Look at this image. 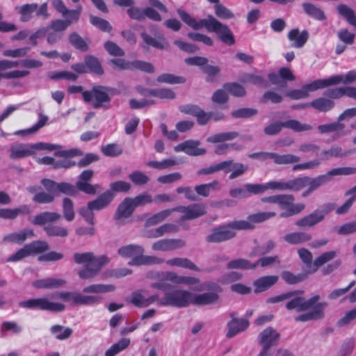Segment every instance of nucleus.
Returning a JSON list of instances; mask_svg holds the SVG:
<instances>
[{
  "mask_svg": "<svg viewBox=\"0 0 356 356\" xmlns=\"http://www.w3.org/2000/svg\"><path fill=\"white\" fill-rule=\"evenodd\" d=\"M319 299L318 295L314 296L308 300H305L302 297H296L286 303V308L288 310L295 309L297 312L312 309L309 312L295 317L296 321L306 322L319 320L324 317V309L327 306V303L325 302L317 303Z\"/></svg>",
  "mask_w": 356,
  "mask_h": 356,
  "instance_id": "f257e3e1",
  "label": "nucleus"
},
{
  "mask_svg": "<svg viewBox=\"0 0 356 356\" xmlns=\"http://www.w3.org/2000/svg\"><path fill=\"white\" fill-rule=\"evenodd\" d=\"M76 264H85V268L77 273L83 280H91L98 275L102 268L108 264L110 258L105 255L95 256L92 252H75L73 255Z\"/></svg>",
  "mask_w": 356,
  "mask_h": 356,
  "instance_id": "f03ea898",
  "label": "nucleus"
},
{
  "mask_svg": "<svg viewBox=\"0 0 356 356\" xmlns=\"http://www.w3.org/2000/svg\"><path fill=\"white\" fill-rule=\"evenodd\" d=\"M147 277L156 280L150 284V287L161 291H166L171 288L168 282L177 285L184 284L187 286L194 285L200 282L198 278L179 275L172 271H150L147 273Z\"/></svg>",
  "mask_w": 356,
  "mask_h": 356,
  "instance_id": "7ed1b4c3",
  "label": "nucleus"
},
{
  "mask_svg": "<svg viewBox=\"0 0 356 356\" xmlns=\"http://www.w3.org/2000/svg\"><path fill=\"white\" fill-rule=\"evenodd\" d=\"M254 225L245 220H238L230 222L211 229V233L206 237L208 243H221L230 240L235 237V230L252 229Z\"/></svg>",
  "mask_w": 356,
  "mask_h": 356,
  "instance_id": "20e7f679",
  "label": "nucleus"
},
{
  "mask_svg": "<svg viewBox=\"0 0 356 356\" xmlns=\"http://www.w3.org/2000/svg\"><path fill=\"white\" fill-rule=\"evenodd\" d=\"M261 202L276 204L279 208L282 210L280 213V217L286 218L296 216L301 213L305 208L302 203L295 204V197L292 194H277L261 199Z\"/></svg>",
  "mask_w": 356,
  "mask_h": 356,
  "instance_id": "39448f33",
  "label": "nucleus"
},
{
  "mask_svg": "<svg viewBox=\"0 0 356 356\" xmlns=\"http://www.w3.org/2000/svg\"><path fill=\"white\" fill-rule=\"evenodd\" d=\"M114 90L103 86H95L90 90L83 92V99L91 103L94 108H108L111 98L110 95Z\"/></svg>",
  "mask_w": 356,
  "mask_h": 356,
  "instance_id": "423d86ee",
  "label": "nucleus"
},
{
  "mask_svg": "<svg viewBox=\"0 0 356 356\" xmlns=\"http://www.w3.org/2000/svg\"><path fill=\"white\" fill-rule=\"evenodd\" d=\"M206 29L209 32L216 33L219 40L225 44L233 45L235 43L234 36L228 26L218 21L213 15H209Z\"/></svg>",
  "mask_w": 356,
  "mask_h": 356,
  "instance_id": "0eeeda50",
  "label": "nucleus"
},
{
  "mask_svg": "<svg viewBox=\"0 0 356 356\" xmlns=\"http://www.w3.org/2000/svg\"><path fill=\"white\" fill-rule=\"evenodd\" d=\"M192 293L186 290H174L166 293L164 298L159 300L161 305H170L176 307H186L192 304Z\"/></svg>",
  "mask_w": 356,
  "mask_h": 356,
  "instance_id": "6e6552de",
  "label": "nucleus"
},
{
  "mask_svg": "<svg viewBox=\"0 0 356 356\" xmlns=\"http://www.w3.org/2000/svg\"><path fill=\"white\" fill-rule=\"evenodd\" d=\"M283 127L290 129L296 132L310 131L312 126L309 124L301 123L297 120H289L286 122H275L264 128V133L268 136L279 134Z\"/></svg>",
  "mask_w": 356,
  "mask_h": 356,
  "instance_id": "1a4fd4ad",
  "label": "nucleus"
},
{
  "mask_svg": "<svg viewBox=\"0 0 356 356\" xmlns=\"http://www.w3.org/2000/svg\"><path fill=\"white\" fill-rule=\"evenodd\" d=\"M54 297L70 302L73 305H92L102 300L100 296L83 295L79 292H57Z\"/></svg>",
  "mask_w": 356,
  "mask_h": 356,
  "instance_id": "9d476101",
  "label": "nucleus"
},
{
  "mask_svg": "<svg viewBox=\"0 0 356 356\" xmlns=\"http://www.w3.org/2000/svg\"><path fill=\"white\" fill-rule=\"evenodd\" d=\"M21 307L40 309L43 311L59 312L65 309V305L60 302H54L47 298H32L19 303Z\"/></svg>",
  "mask_w": 356,
  "mask_h": 356,
  "instance_id": "9b49d317",
  "label": "nucleus"
},
{
  "mask_svg": "<svg viewBox=\"0 0 356 356\" xmlns=\"http://www.w3.org/2000/svg\"><path fill=\"white\" fill-rule=\"evenodd\" d=\"M19 65V61L8 59L0 60V81L22 79L28 76L30 72L26 70H10Z\"/></svg>",
  "mask_w": 356,
  "mask_h": 356,
  "instance_id": "f8f14e48",
  "label": "nucleus"
},
{
  "mask_svg": "<svg viewBox=\"0 0 356 356\" xmlns=\"http://www.w3.org/2000/svg\"><path fill=\"white\" fill-rule=\"evenodd\" d=\"M238 136L239 134L236 131L220 132L210 136L207 138V141L213 144L221 143L216 146L214 152L217 155H222L227 154L229 149V143H225V142L232 140Z\"/></svg>",
  "mask_w": 356,
  "mask_h": 356,
  "instance_id": "ddd939ff",
  "label": "nucleus"
},
{
  "mask_svg": "<svg viewBox=\"0 0 356 356\" xmlns=\"http://www.w3.org/2000/svg\"><path fill=\"white\" fill-rule=\"evenodd\" d=\"M332 180L329 171L324 175L312 178L309 177H297V191L308 186L313 192Z\"/></svg>",
  "mask_w": 356,
  "mask_h": 356,
  "instance_id": "4468645a",
  "label": "nucleus"
},
{
  "mask_svg": "<svg viewBox=\"0 0 356 356\" xmlns=\"http://www.w3.org/2000/svg\"><path fill=\"white\" fill-rule=\"evenodd\" d=\"M174 211L181 213V221L198 218L207 213L206 206L201 203H195L188 206H179L173 209Z\"/></svg>",
  "mask_w": 356,
  "mask_h": 356,
  "instance_id": "2eb2a0df",
  "label": "nucleus"
},
{
  "mask_svg": "<svg viewBox=\"0 0 356 356\" xmlns=\"http://www.w3.org/2000/svg\"><path fill=\"white\" fill-rule=\"evenodd\" d=\"M41 184L46 191L54 192L56 197L59 195L60 193L73 195H75L76 192V186H74V185L67 182L57 183L51 179H43L41 180Z\"/></svg>",
  "mask_w": 356,
  "mask_h": 356,
  "instance_id": "dca6fc26",
  "label": "nucleus"
},
{
  "mask_svg": "<svg viewBox=\"0 0 356 356\" xmlns=\"http://www.w3.org/2000/svg\"><path fill=\"white\" fill-rule=\"evenodd\" d=\"M111 62L122 70L136 69L147 73H153L154 72V67L148 62L142 60L129 62L122 58L112 59Z\"/></svg>",
  "mask_w": 356,
  "mask_h": 356,
  "instance_id": "f3484780",
  "label": "nucleus"
},
{
  "mask_svg": "<svg viewBox=\"0 0 356 356\" xmlns=\"http://www.w3.org/2000/svg\"><path fill=\"white\" fill-rule=\"evenodd\" d=\"M93 175L94 172L92 170H83L79 176L76 188L87 194L95 195L97 190L101 189V186L99 184L92 185L88 183L93 177Z\"/></svg>",
  "mask_w": 356,
  "mask_h": 356,
  "instance_id": "a211bd4d",
  "label": "nucleus"
},
{
  "mask_svg": "<svg viewBox=\"0 0 356 356\" xmlns=\"http://www.w3.org/2000/svg\"><path fill=\"white\" fill-rule=\"evenodd\" d=\"M10 159H21L35 154L33 144L13 143L9 149Z\"/></svg>",
  "mask_w": 356,
  "mask_h": 356,
  "instance_id": "6ab92c4d",
  "label": "nucleus"
},
{
  "mask_svg": "<svg viewBox=\"0 0 356 356\" xmlns=\"http://www.w3.org/2000/svg\"><path fill=\"white\" fill-rule=\"evenodd\" d=\"M280 339V333L272 327H268L259 334V343L262 347L271 348L278 343Z\"/></svg>",
  "mask_w": 356,
  "mask_h": 356,
  "instance_id": "aec40b11",
  "label": "nucleus"
},
{
  "mask_svg": "<svg viewBox=\"0 0 356 356\" xmlns=\"http://www.w3.org/2000/svg\"><path fill=\"white\" fill-rule=\"evenodd\" d=\"M309 32L307 30L300 31L298 29H291L287 34V38L292 48L300 49L304 47L309 39Z\"/></svg>",
  "mask_w": 356,
  "mask_h": 356,
  "instance_id": "412c9836",
  "label": "nucleus"
},
{
  "mask_svg": "<svg viewBox=\"0 0 356 356\" xmlns=\"http://www.w3.org/2000/svg\"><path fill=\"white\" fill-rule=\"evenodd\" d=\"M200 141L188 140L175 146L174 149L175 152H184L190 156H200L206 153L204 148H199Z\"/></svg>",
  "mask_w": 356,
  "mask_h": 356,
  "instance_id": "4be33fe9",
  "label": "nucleus"
},
{
  "mask_svg": "<svg viewBox=\"0 0 356 356\" xmlns=\"http://www.w3.org/2000/svg\"><path fill=\"white\" fill-rule=\"evenodd\" d=\"M183 239H161L154 242L152 248L154 251H171L185 246Z\"/></svg>",
  "mask_w": 356,
  "mask_h": 356,
  "instance_id": "5701e85b",
  "label": "nucleus"
},
{
  "mask_svg": "<svg viewBox=\"0 0 356 356\" xmlns=\"http://www.w3.org/2000/svg\"><path fill=\"white\" fill-rule=\"evenodd\" d=\"M35 236L33 230L31 229H23L19 232H12L6 234L3 238V242L6 243L22 244L29 238Z\"/></svg>",
  "mask_w": 356,
  "mask_h": 356,
  "instance_id": "b1692460",
  "label": "nucleus"
},
{
  "mask_svg": "<svg viewBox=\"0 0 356 356\" xmlns=\"http://www.w3.org/2000/svg\"><path fill=\"white\" fill-rule=\"evenodd\" d=\"M323 220V213L319 212V209H316L309 215L297 220L295 225L301 228L313 227Z\"/></svg>",
  "mask_w": 356,
  "mask_h": 356,
  "instance_id": "393cba45",
  "label": "nucleus"
},
{
  "mask_svg": "<svg viewBox=\"0 0 356 356\" xmlns=\"http://www.w3.org/2000/svg\"><path fill=\"white\" fill-rule=\"evenodd\" d=\"M65 19H55L51 23V29L54 31H64L73 23L77 22L79 19V11H72L70 17H64Z\"/></svg>",
  "mask_w": 356,
  "mask_h": 356,
  "instance_id": "a878e982",
  "label": "nucleus"
},
{
  "mask_svg": "<svg viewBox=\"0 0 356 356\" xmlns=\"http://www.w3.org/2000/svg\"><path fill=\"white\" fill-rule=\"evenodd\" d=\"M278 279L277 275H266L255 280L253 282L254 292L259 293L267 291L277 282Z\"/></svg>",
  "mask_w": 356,
  "mask_h": 356,
  "instance_id": "bb28decb",
  "label": "nucleus"
},
{
  "mask_svg": "<svg viewBox=\"0 0 356 356\" xmlns=\"http://www.w3.org/2000/svg\"><path fill=\"white\" fill-rule=\"evenodd\" d=\"M355 152H356V148L343 151L341 146L332 145L328 149H323L321 152V155H322V159L327 161L333 157H334V158L346 157L349 155L355 154Z\"/></svg>",
  "mask_w": 356,
  "mask_h": 356,
  "instance_id": "cd10ccee",
  "label": "nucleus"
},
{
  "mask_svg": "<svg viewBox=\"0 0 356 356\" xmlns=\"http://www.w3.org/2000/svg\"><path fill=\"white\" fill-rule=\"evenodd\" d=\"M248 327L249 322L245 318L231 320L227 324L228 330L226 337L232 338L238 333L247 330Z\"/></svg>",
  "mask_w": 356,
  "mask_h": 356,
  "instance_id": "c85d7f7f",
  "label": "nucleus"
},
{
  "mask_svg": "<svg viewBox=\"0 0 356 356\" xmlns=\"http://www.w3.org/2000/svg\"><path fill=\"white\" fill-rule=\"evenodd\" d=\"M159 296L153 295L148 298L145 296L139 291H134L131 293L129 302L137 307H146L156 301H159Z\"/></svg>",
  "mask_w": 356,
  "mask_h": 356,
  "instance_id": "c756f323",
  "label": "nucleus"
},
{
  "mask_svg": "<svg viewBox=\"0 0 356 356\" xmlns=\"http://www.w3.org/2000/svg\"><path fill=\"white\" fill-rule=\"evenodd\" d=\"M192 304L195 305H207L215 304L219 299V296L215 292L204 293H192Z\"/></svg>",
  "mask_w": 356,
  "mask_h": 356,
  "instance_id": "7c9ffc66",
  "label": "nucleus"
},
{
  "mask_svg": "<svg viewBox=\"0 0 356 356\" xmlns=\"http://www.w3.org/2000/svg\"><path fill=\"white\" fill-rule=\"evenodd\" d=\"M135 207L132 202L131 197H126L119 204L118 209L115 213V220H120L122 218H127L130 217L134 210Z\"/></svg>",
  "mask_w": 356,
  "mask_h": 356,
  "instance_id": "2f4dec72",
  "label": "nucleus"
},
{
  "mask_svg": "<svg viewBox=\"0 0 356 356\" xmlns=\"http://www.w3.org/2000/svg\"><path fill=\"white\" fill-rule=\"evenodd\" d=\"M65 284V280L63 279L47 277L35 280L32 284L35 288L37 289H54L60 288L64 286Z\"/></svg>",
  "mask_w": 356,
  "mask_h": 356,
  "instance_id": "473e14b6",
  "label": "nucleus"
},
{
  "mask_svg": "<svg viewBox=\"0 0 356 356\" xmlns=\"http://www.w3.org/2000/svg\"><path fill=\"white\" fill-rule=\"evenodd\" d=\"M268 190L272 191H297V177L284 181L282 180L279 181H270L267 182Z\"/></svg>",
  "mask_w": 356,
  "mask_h": 356,
  "instance_id": "72a5a7b5",
  "label": "nucleus"
},
{
  "mask_svg": "<svg viewBox=\"0 0 356 356\" xmlns=\"http://www.w3.org/2000/svg\"><path fill=\"white\" fill-rule=\"evenodd\" d=\"M113 199V193L111 191H106L99 195L95 200L88 203L94 211H99L108 207Z\"/></svg>",
  "mask_w": 356,
  "mask_h": 356,
  "instance_id": "f704fd0d",
  "label": "nucleus"
},
{
  "mask_svg": "<svg viewBox=\"0 0 356 356\" xmlns=\"http://www.w3.org/2000/svg\"><path fill=\"white\" fill-rule=\"evenodd\" d=\"M61 218V215L56 212L44 211L34 216L31 222L35 225L43 226L47 223L56 222Z\"/></svg>",
  "mask_w": 356,
  "mask_h": 356,
  "instance_id": "c9c22d12",
  "label": "nucleus"
},
{
  "mask_svg": "<svg viewBox=\"0 0 356 356\" xmlns=\"http://www.w3.org/2000/svg\"><path fill=\"white\" fill-rule=\"evenodd\" d=\"M326 95L333 99H339L346 95L356 100V87L346 86L327 90Z\"/></svg>",
  "mask_w": 356,
  "mask_h": 356,
  "instance_id": "e433bc0d",
  "label": "nucleus"
},
{
  "mask_svg": "<svg viewBox=\"0 0 356 356\" xmlns=\"http://www.w3.org/2000/svg\"><path fill=\"white\" fill-rule=\"evenodd\" d=\"M177 13L182 21L195 30H199L203 27L206 29V24L208 23L209 15L205 19L197 21L186 11L178 10Z\"/></svg>",
  "mask_w": 356,
  "mask_h": 356,
  "instance_id": "4c0bfd02",
  "label": "nucleus"
},
{
  "mask_svg": "<svg viewBox=\"0 0 356 356\" xmlns=\"http://www.w3.org/2000/svg\"><path fill=\"white\" fill-rule=\"evenodd\" d=\"M312 236L305 232H295L284 235V240L292 245H298L307 243L311 241Z\"/></svg>",
  "mask_w": 356,
  "mask_h": 356,
  "instance_id": "58836bf2",
  "label": "nucleus"
},
{
  "mask_svg": "<svg viewBox=\"0 0 356 356\" xmlns=\"http://www.w3.org/2000/svg\"><path fill=\"white\" fill-rule=\"evenodd\" d=\"M170 266L179 267L188 269L193 271L200 272V268L196 266L191 260L184 257H175L165 261Z\"/></svg>",
  "mask_w": 356,
  "mask_h": 356,
  "instance_id": "ea45409f",
  "label": "nucleus"
},
{
  "mask_svg": "<svg viewBox=\"0 0 356 356\" xmlns=\"http://www.w3.org/2000/svg\"><path fill=\"white\" fill-rule=\"evenodd\" d=\"M269 158L273 159L274 163L277 165H287L298 163L300 157L291 154H282L271 152L268 154Z\"/></svg>",
  "mask_w": 356,
  "mask_h": 356,
  "instance_id": "a19ab883",
  "label": "nucleus"
},
{
  "mask_svg": "<svg viewBox=\"0 0 356 356\" xmlns=\"http://www.w3.org/2000/svg\"><path fill=\"white\" fill-rule=\"evenodd\" d=\"M302 8L304 12L310 17L318 21H323L326 19L324 12L318 7L311 3H303Z\"/></svg>",
  "mask_w": 356,
  "mask_h": 356,
  "instance_id": "79ce46f5",
  "label": "nucleus"
},
{
  "mask_svg": "<svg viewBox=\"0 0 356 356\" xmlns=\"http://www.w3.org/2000/svg\"><path fill=\"white\" fill-rule=\"evenodd\" d=\"M337 79L334 78V76L329 77L328 79H317L314 81L306 84L305 88L307 90V92H312L317 90L318 89H322L330 86L336 85Z\"/></svg>",
  "mask_w": 356,
  "mask_h": 356,
  "instance_id": "37998d69",
  "label": "nucleus"
},
{
  "mask_svg": "<svg viewBox=\"0 0 356 356\" xmlns=\"http://www.w3.org/2000/svg\"><path fill=\"white\" fill-rule=\"evenodd\" d=\"M221 185L217 180H214L211 183L197 185L195 187V192L201 196L208 197L211 192L220 191Z\"/></svg>",
  "mask_w": 356,
  "mask_h": 356,
  "instance_id": "c03bdc74",
  "label": "nucleus"
},
{
  "mask_svg": "<svg viewBox=\"0 0 356 356\" xmlns=\"http://www.w3.org/2000/svg\"><path fill=\"white\" fill-rule=\"evenodd\" d=\"M144 252L145 250L142 246L134 244L122 246L118 250V253L125 258H134L136 254H140Z\"/></svg>",
  "mask_w": 356,
  "mask_h": 356,
  "instance_id": "a18cd8bd",
  "label": "nucleus"
},
{
  "mask_svg": "<svg viewBox=\"0 0 356 356\" xmlns=\"http://www.w3.org/2000/svg\"><path fill=\"white\" fill-rule=\"evenodd\" d=\"M226 267L227 269L254 270L256 265L246 259L238 258L229 261Z\"/></svg>",
  "mask_w": 356,
  "mask_h": 356,
  "instance_id": "49530a36",
  "label": "nucleus"
},
{
  "mask_svg": "<svg viewBox=\"0 0 356 356\" xmlns=\"http://www.w3.org/2000/svg\"><path fill=\"white\" fill-rule=\"evenodd\" d=\"M311 107L321 112H327L334 106V102L332 99L325 97H319L310 102Z\"/></svg>",
  "mask_w": 356,
  "mask_h": 356,
  "instance_id": "de8ad7c7",
  "label": "nucleus"
},
{
  "mask_svg": "<svg viewBox=\"0 0 356 356\" xmlns=\"http://www.w3.org/2000/svg\"><path fill=\"white\" fill-rule=\"evenodd\" d=\"M115 286L113 284H96L86 286L83 289L85 293H104L115 291Z\"/></svg>",
  "mask_w": 356,
  "mask_h": 356,
  "instance_id": "09e8293b",
  "label": "nucleus"
},
{
  "mask_svg": "<svg viewBox=\"0 0 356 356\" xmlns=\"http://www.w3.org/2000/svg\"><path fill=\"white\" fill-rule=\"evenodd\" d=\"M44 230L49 236L65 238L69 234L67 228L58 225H48L44 227Z\"/></svg>",
  "mask_w": 356,
  "mask_h": 356,
  "instance_id": "8fccbe9b",
  "label": "nucleus"
},
{
  "mask_svg": "<svg viewBox=\"0 0 356 356\" xmlns=\"http://www.w3.org/2000/svg\"><path fill=\"white\" fill-rule=\"evenodd\" d=\"M172 209H165L161 211L152 216L148 218L145 221L146 227H151L161 223L165 220L173 212Z\"/></svg>",
  "mask_w": 356,
  "mask_h": 356,
  "instance_id": "3c124183",
  "label": "nucleus"
},
{
  "mask_svg": "<svg viewBox=\"0 0 356 356\" xmlns=\"http://www.w3.org/2000/svg\"><path fill=\"white\" fill-rule=\"evenodd\" d=\"M84 61L86 63L88 71L98 75H102L104 73L103 68L97 58L91 55H87L85 57Z\"/></svg>",
  "mask_w": 356,
  "mask_h": 356,
  "instance_id": "603ef678",
  "label": "nucleus"
},
{
  "mask_svg": "<svg viewBox=\"0 0 356 356\" xmlns=\"http://www.w3.org/2000/svg\"><path fill=\"white\" fill-rule=\"evenodd\" d=\"M50 332L57 339L63 341L67 339L72 335L73 330L70 327L55 325L51 327Z\"/></svg>",
  "mask_w": 356,
  "mask_h": 356,
  "instance_id": "864d4df0",
  "label": "nucleus"
},
{
  "mask_svg": "<svg viewBox=\"0 0 356 356\" xmlns=\"http://www.w3.org/2000/svg\"><path fill=\"white\" fill-rule=\"evenodd\" d=\"M275 247V243L272 240H268L265 244L257 245L253 248L250 253V257H258L265 255L270 252Z\"/></svg>",
  "mask_w": 356,
  "mask_h": 356,
  "instance_id": "5fc2aeb1",
  "label": "nucleus"
},
{
  "mask_svg": "<svg viewBox=\"0 0 356 356\" xmlns=\"http://www.w3.org/2000/svg\"><path fill=\"white\" fill-rule=\"evenodd\" d=\"M62 210L64 218L67 222H72L75 218L73 202L68 197H65L62 202Z\"/></svg>",
  "mask_w": 356,
  "mask_h": 356,
  "instance_id": "6e6d98bb",
  "label": "nucleus"
},
{
  "mask_svg": "<svg viewBox=\"0 0 356 356\" xmlns=\"http://www.w3.org/2000/svg\"><path fill=\"white\" fill-rule=\"evenodd\" d=\"M69 42L75 49L80 51H87L89 49L87 42L76 32L70 34Z\"/></svg>",
  "mask_w": 356,
  "mask_h": 356,
  "instance_id": "4d7b16f0",
  "label": "nucleus"
},
{
  "mask_svg": "<svg viewBox=\"0 0 356 356\" xmlns=\"http://www.w3.org/2000/svg\"><path fill=\"white\" fill-rule=\"evenodd\" d=\"M344 128L345 125L338 120L329 124H321L317 127L318 132L321 134L341 131Z\"/></svg>",
  "mask_w": 356,
  "mask_h": 356,
  "instance_id": "13d9d810",
  "label": "nucleus"
},
{
  "mask_svg": "<svg viewBox=\"0 0 356 356\" xmlns=\"http://www.w3.org/2000/svg\"><path fill=\"white\" fill-rule=\"evenodd\" d=\"M156 81L160 83L178 84L186 82V79L183 76H175L172 74L164 73L156 78Z\"/></svg>",
  "mask_w": 356,
  "mask_h": 356,
  "instance_id": "bf43d9fd",
  "label": "nucleus"
},
{
  "mask_svg": "<svg viewBox=\"0 0 356 356\" xmlns=\"http://www.w3.org/2000/svg\"><path fill=\"white\" fill-rule=\"evenodd\" d=\"M37 3L24 4L20 6L18 9L19 13L21 14V21H29L33 17V13L37 10Z\"/></svg>",
  "mask_w": 356,
  "mask_h": 356,
  "instance_id": "052dcab7",
  "label": "nucleus"
},
{
  "mask_svg": "<svg viewBox=\"0 0 356 356\" xmlns=\"http://www.w3.org/2000/svg\"><path fill=\"white\" fill-rule=\"evenodd\" d=\"M177 164L176 160L173 159H166L161 161H151L147 163V165L159 170L168 169Z\"/></svg>",
  "mask_w": 356,
  "mask_h": 356,
  "instance_id": "680f3d73",
  "label": "nucleus"
},
{
  "mask_svg": "<svg viewBox=\"0 0 356 356\" xmlns=\"http://www.w3.org/2000/svg\"><path fill=\"white\" fill-rule=\"evenodd\" d=\"M277 215L275 211H265V212H259L248 216V222L251 225V222L253 223H260L268 220L270 218L275 217Z\"/></svg>",
  "mask_w": 356,
  "mask_h": 356,
  "instance_id": "e2e57ef3",
  "label": "nucleus"
},
{
  "mask_svg": "<svg viewBox=\"0 0 356 356\" xmlns=\"http://www.w3.org/2000/svg\"><path fill=\"white\" fill-rule=\"evenodd\" d=\"M337 10L339 14L344 17L350 24L356 28V15L353 9L346 5H339Z\"/></svg>",
  "mask_w": 356,
  "mask_h": 356,
  "instance_id": "0e129e2a",
  "label": "nucleus"
},
{
  "mask_svg": "<svg viewBox=\"0 0 356 356\" xmlns=\"http://www.w3.org/2000/svg\"><path fill=\"white\" fill-rule=\"evenodd\" d=\"M56 195L54 192L47 191V192H39L35 194L33 200L39 204H49L54 201Z\"/></svg>",
  "mask_w": 356,
  "mask_h": 356,
  "instance_id": "69168bd1",
  "label": "nucleus"
},
{
  "mask_svg": "<svg viewBox=\"0 0 356 356\" xmlns=\"http://www.w3.org/2000/svg\"><path fill=\"white\" fill-rule=\"evenodd\" d=\"M30 254H36L44 252L49 249L48 243L44 241H34L26 244Z\"/></svg>",
  "mask_w": 356,
  "mask_h": 356,
  "instance_id": "338daca9",
  "label": "nucleus"
},
{
  "mask_svg": "<svg viewBox=\"0 0 356 356\" xmlns=\"http://www.w3.org/2000/svg\"><path fill=\"white\" fill-rule=\"evenodd\" d=\"M129 179L137 186H143L149 183L150 178L144 172L136 170L129 175Z\"/></svg>",
  "mask_w": 356,
  "mask_h": 356,
  "instance_id": "774afa93",
  "label": "nucleus"
}]
</instances>
